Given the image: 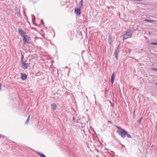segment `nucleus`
Returning <instances> with one entry per match:
<instances>
[{
	"instance_id": "obj_1",
	"label": "nucleus",
	"mask_w": 157,
	"mask_h": 157,
	"mask_svg": "<svg viewBox=\"0 0 157 157\" xmlns=\"http://www.w3.org/2000/svg\"><path fill=\"white\" fill-rule=\"evenodd\" d=\"M118 133L123 138H124L125 136L128 138H132L131 135L124 129H122V130L121 132H119Z\"/></svg>"
},
{
	"instance_id": "obj_2",
	"label": "nucleus",
	"mask_w": 157,
	"mask_h": 157,
	"mask_svg": "<svg viewBox=\"0 0 157 157\" xmlns=\"http://www.w3.org/2000/svg\"><path fill=\"white\" fill-rule=\"evenodd\" d=\"M132 36V33H131V31L130 29H128L126 32V33L124 34L123 36V39H125L131 37Z\"/></svg>"
},
{
	"instance_id": "obj_3",
	"label": "nucleus",
	"mask_w": 157,
	"mask_h": 157,
	"mask_svg": "<svg viewBox=\"0 0 157 157\" xmlns=\"http://www.w3.org/2000/svg\"><path fill=\"white\" fill-rule=\"evenodd\" d=\"M31 37L28 36L27 35H26L25 36H24L23 37V41L24 44H25L26 43H30L31 42Z\"/></svg>"
},
{
	"instance_id": "obj_4",
	"label": "nucleus",
	"mask_w": 157,
	"mask_h": 157,
	"mask_svg": "<svg viewBox=\"0 0 157 157\" xmlns=\"http://www.w3.org/2000/svg\"><path fill=\"white\" fill-rule=\"evenodd\" d=\"M18 31V33L22 37H23L24 36H25L26 35V32L22 29L19 28Z\"/></svg>"
},
{
	"instance_id": "obj_5",
	"label": "nucleus",
	"mask_w": 157,
	"mask_h": 157,
	"mask_svg": "<svg viewBox=\"0 0 157 157\" xmlns=\"http://www.w3.org/2000/svg\"><path fill=\"white\" fill-rule=\"evenodd\" d=\"M28 64V63H25L24 61L21 62V66L23 68L25 69H27Z\"/></svg>"
},
{
	"instance_id": "obj_6",
	"label": "nucleus",
	"mask_w": 157,
	"mask_h": 157,
	"mask_svg": "<svg viewBox=\"0 0 157 157\" xmlns=\"http://www.w3.org/2000/svg\"><path fill=\"white\" fill-rule=\"evenodd\" d=\"M115 77V72H113L111 76V86H112Z\"/></svg>"
},
{
	"instance_id": "obj_7",
	"label": "nucleus",
	"mask_w": 157,
	"mask_h": 157,
	"mask_svg": "<svg viewBox=\"0 0 157 157\" xmlns=\"http://www.w3.org/2000/svg\"><path fill=\"white\" fill-rule=\"evenodd\" d=\"M75 13L78 15H79L81 14V9L78 8L77 9H75Z\"/></svg>"
},
{
	"instance_id": "obj_8",
	"label": "nucleus",
	"mask_w": 157,
	"mask_h": 157,
	"mask_svg": "<svg viewBox=\"0 0 157 157\" xmlns=\"http://www.w3.org/2000/svg\"><path fill=\"white\" fill-rule=\"evenodd\" d=\"M21 79L23 80H25L27 78V76L26 75L23 73H21Z\"/></svg>"
},
{
	"instance_id": "obj_9",
	"label": "nucleus",
	"mask_w": 157,
	"mask_h": 157,
	"mask_svg": "<svg viewBox=\"0 0 157 157\" xmlns=\"http://www.w3.org/2000/svg\"><path fill=\"white\" fill-rule=\"evenodd\" d=\"M144 21H146V22H156L157 21V20H149V19H144Z\"/></svg>"
},
{
	"instance_id": "obj_10",
	"label": "nucleus",
	"mask_w": 157,
	"mask_h": 157,
	"mask_svg": "<svg viewBox=\"0 0 157 157\" xmlns=\"http://www.w3.org/2000/svg\"><path fill=\"white\" fill-rule=\"evenodd\" d=\"M51 107L53 110H55L56 109L57 105L55 103H53L51 104Z\"/></svg>"
},
{
	"instance_id": "obj_11",
	"label": "nucleus",
	"mask_w": 157,
	"mask_h": 157,
	"mask_svg": "<svg viewBox=\"0 0 157 157\" xmlns=\"http://www.w3.org/2000/svg\"><path fill=\"white\" fill-rule=\"evenodd\" d=\"M83 0H82L78 4L79 8H80V9H81V8L82 7L83 5Z\"/></svg>"
},
{
	"instance_id": "obj_12",
	"label": "nucleus",
	"mask_w": 157,
	"mask_h": 157,
	"mask_svg": "<svg viewBox=\"0 0 157 157\" xmlns=\"http://www.w3.org/2000/svg\"><path fill=\"white\" fill-rule=\"evenodd\" d=\"M36 153L38 155L40 156L41 157H46L45 155L41 153H40L38 152H36Z\"/></svg>"
},
{
	"instance_id": "obj_13",
	"label": "nucleus",
	"mask_w": 157,
	"mask_h": 157,
	"mask_svg": "<svg viewBox=\"0 0 157 157\" xmlns=\"http://www.w3.org/2000/svg\"><path fill=\"white\" fill-rule=\"evenodd\" d=\"M119 52V51L118 49H117L116 50V52L115 54V58L117 59V56H118V55Z\"/></svg>"
},
{
	"instance_id": "obj_14",
	"label": "nucleus",
	"mask_w": 157,
	"mask_h": 157,
	"mask_svg": "<svg viewBox=\"0 0 157 157\" xmlns=\"http://www.w3.org/2000/svg\"><path fill=\"white\" fill-rule=\"evenodd\" d=\"M30 117V115H29L28 116V118H27V120H26V121L25 122V124H28L29 123V121Z\"/></svg>"
},
{
	"instance_id": "obj_15",
	"label": "nucleus",
	"mask_w": 157,
	"mask_h": 157,
	"mask_svg": "<svg viewBox=\"0 0 157 157\" xmlns=\"http://www.w3.org/2000/svg\"><path fill=\"white\" fill-rule=\"evenodd\" d=\"M17 15L18 17H20L21 16V13H20V11H17Z\"/></svg>"
},
{
	"instance_id": "obj_16",
	"label": "nucleus",
	"mask_w": 157,
	"mask_h": 157,
	"mask_svg": "<svg viewBox=\"0 0 157 157\" xmlns=\"http://www.w3.org/2000/svg\"><path fill=\"white\" fill-rule=\"evenodd\" d=\"M24 58V55L23 54H22L21 57V62L23 61Z\"/></svg>"
},
{
	"instance_id": "obj_17",
	"label": "nucleus",
	"mask_w": 157,
	"mask_h": 157,
	"mask_svg": "<svg viewBox=\"0 0 157 157\" xmlns=\"http://www.w3.org/2000/svg\"><path fill=\"white\" fill-rule=\"evenodd\" d=\"M151 44L152 45H157V43H156L152 42Z\"/></svg>"
},
{
	"instance_id": "obj_18",
	"label": "nucleus",
	"mask_w": 157,
	"mask_h": 157,
	"mask_svg": "<svg viewBox=\"0 0 157 157\" xmlns=\"http://www.w3.org/2000/svg\"><path fill=\"white\" fill-rule=\"evenodd\" d=\"M151 70H153V71H157V68H154V67H152L151 68Z\"/></svg>"
},
{
	"instance_id": "obj_19",
	"label": "nucleus",
	"mask_w": 157,
	"mask_h": 157,
	"mask_svg": "<svg viewBox=\"0 0 157 157\" xmlns=\"http://www.w3.org/2000/svg\"><path fill=\"white\" fill-rule=\"evenodd\" d=\"M142 118L141 117L139 120L138 121V123H140V122H141V121L142 120Z\"/></svg>"
},
{
	"instance_id": "obj_20",
	"label": "nucleus",
	"mask_w": 157,
	"mask_h": 157,
	"mask_svg": "<svg viewBox=\"0 0 157 157\" xmlns=\"http://www.w3.org/2000/svg\"><path fill=\"white\" fill-rule=\"evenodd\" d=\"M41 22L42 24H44V22H43V20H41Z\"/></svg>"
},
{
	"instance_id": "obj_21",
	"label": "nucleus",
	"mask_w": 157,
	"mask_h": 157,
	"mask_svg": "<svg viewBox=\"0 0 157 157\" xmlns=\"http://www.w3.org/2000/svg\"><path fill=\"white\" fill-rule=\"evenodd\" d=\"M1 86H2V85L1 83H0V90H1Z\"/></svg>"
},
{
	"instance_id": "obj_22",
	"label": "nucleus",
	"mask_w": 157,
	"mask_h": 157,
	"mask_svg": "<svg viewBox=\"0 0 157 157\" xmlns=\"http://www.w3.org/2000/svg\"><path fill=\"white\" fill-rule=\"evenodd\" d=\"M135 1H142V0H135Z\"/></svg>"
},
{
	"instance_id": "obj_23",
	"label": "nucleus",
	"mask_w": 157,
	"mask_h": 157,
	"mask_svg": "<svg viewBox=\"0 0 157 157\" xmlns=\"http://www.w3.org/2000/svg\"><path fill=\"white\" fill-rule=\"evenodd\" d=\"M119 128V129H121V130H122V129L121 128V127H119V128Z\"/></svg>"
},
{
	"instance_id": "obj_24",
	"label": "nucleus",
	"mask_w": 157,
	"mask_h": 157,
	"mask_svg": "<svg viewBox=\"0 0 157 157\" xmlns=\"http://www.w3.org/2000/svg\"><path fill=\"white\" fill-rule=\"evenodd\" d=\"M73 120H75V118L74 116H73Z\"/></svg>"
},
{
	"instance_id": "obj_25",
	"label": "nucleus",
	"mask_w": 157,
	"mask_h": 157,
	"mask_svg": "<svg viewBox=\"0 0 157 157\" xmlns=\"http://www.w3.org/2000/svg\"><path fill=\"white\" fill-rule=\"evenodd\" d=\"M2 136V135L0 134V138H1Z\"/></svg>"
},
{
	"instance_id": "obj_26",
	"label": "nucleus",
	"mask_w": 157,
	"mask_h": 157,
	"mask_svg": "<svg viewBox=\"0 0 157 157\" xmlns=\"http://www.w3.org/2000/svg\"><path fill=\"white\" fill-rule=\"evenodd\" d=\"M111 106H112V104L111 102H110Z\"/></svg>"
},
{
	"instance_id": "obj_27",
	"label": "nucleus",
	"mask_w": 157,
	"mask_h": 157,
	"mask_svg": "<svg viewBox=\"0 0 157 157\" xmlns=\"http://www.w3.org/2000/svg\"><path fill=\"white\" fill-rule=\"evenodd\" d=\"M155 84H156V85H157V82H156Z\"/></svg>"
},
{
	"instance_id": "obj_28",
	"label": "nucleus",
	"mask_w": 157,
	"mask_h": 157,
	"mask_svg": "<svg viewBox=\"0 0 157 157\" xmlns=\"http://www.w3.org/2000/svg\"><path fill=\"white\" fill-rule=\"evenodd\" d=\"M122 146L125 147V146H124L123 145H122Z\"/></svg>"
},
{
	"instance_id": "obj_29",
	"label": "nucleus",
	"mask_w": 157,
	"mask_h": 157,
	"mask_svg": "<svg viewBox=\"0 0 157 157\" xmlns=\"http://www.w3.org/2000/svg\"><path fill=\"white\" fill-rule=\"evenodd\" d=\"M149 34H150V32H149Z\"/></svg>"
}]
</instances>
